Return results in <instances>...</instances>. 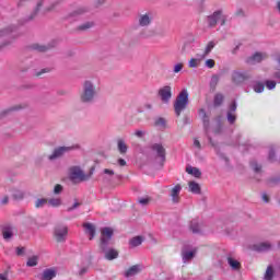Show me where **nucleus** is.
Returning a JSON list of instances; mask_svg holds the SVG:
<instances>
[{"instance_id": "35", "label": "nucleus", "mask_w": 280, "mask_h": 280, "mask_svg": "<svg viewBox=\"0 0 280 280\" xmlns=\"http://www.w3.org/2000/svg\"><path fill=\"white\" fill-rule=\"evenodd\" d=\"M213 47H215V42H209L206 45V48H205L203 52L201 54V56H205V58H207L213 50Z\"/></svg>"}, {"instance_id": "36", "label": "nucleus", "mask_w": 280, "mask_h": 280, "mask_svg": "<svg viewBox=\"0 0 280 280\" xmlns=\"http://www.w3.org/2000/svg\"><path fill=\"white\" fill-rule=\"evenodd\" d=\"M46 205H49L47 198H38L35 200L36 209H43V207H45Z\"/></svg>"}, {"instance_id": "44", "label": "nucleus", "mask_w": 280, "mask_h": 280, "mask_svg": "<svg viewBox=\"0 0 280 280\" xmlns=\"http://www.w3.org/2000/svg\"><path fill=\"white\" fill-rule=\"evenodd\" d=\"M152 202V198L150 197H143L139 199V203L142 205L143 207L150 205Z\"/></svg>"}, {"instance_id": "63", "label": "nucleus", "mask_w": 280, "mask_h": 280, "mask_svg": "<svg viewBox=\"0 0 280 280\" xmlns=\"http://www.w3.org/2000/svg\"><path fill=\"white\" fill-rule=\"evenodd\" d=\"M273 159H275V151L271 150V151L269 152V161H272Z\"/></svg>"}, {"instance_id": "28", "label": "nucleus", "mask_w": 280, "mask_h": 280, "mask_svg": "<svg viewBox=\"0 0 280 280\" xmlns=\"http://www.w3.org/2000/svg\"><path fill=\"white\" fill-rule=\"evenodd\" d=\"M264 58H266V55L261 54V52H256L249 59L248 62H250L252 65H255L256 62H261V60H264Z\"/></svg>"}, {"instance_id": "10", "label": "nucleus", "mask_w": 280, "mask_h": 280, "mask_svg": "<svg viewBox=\"0 0 280 280\" xmlns=\"http://www.w3.org/2000/svg\"><path fill=\"white\" fill-rule=\"evenodd\" d=\"M158 96L160 97L163 104H170V100H172V86L164 85L159 89Z\"/></svg>"}, {"instance_id": "3", "label": "nucleus", "mask_w": 280, "mask_h": 280, "mask_svg": "<svg viewBox=\"0 0 280 280\" xmlns=\"http://www.w3.org/2000/svg\"><path fill=\"white\" fill-rule=\"evenodd\" d=\"M189 104V92L186 89L182 90L174 102V110L177 117H180V113L187 108Z\"/></svg>"}, {"instance_id": "19", "label": "nucleus", "mask_w": 280, "mask_h": 280, "mask_svg": "<svg viewBox=\"0 0 280 280\" xmlns=\"http://www.w3.org/2000/svg\"><path fill=\"white\" fill-rule=\"evenodd\" d=\"M56 277V269H45L38 279L40 280H51Z\"/></svg>"}, {"instance_id": "39", "label": "nucleus", "mask_w": 280, "mask_h": 280, "mask_svg": "<svg viewBox=\"0 0 280 280\" xmlns=\"http://www.w3.org/2000/svg\"><path fill=\"white\" fill-rule=\"evenodd\" d=\"M253 89H254L255 93H264L265 86H264V83L257 82L253 85Z\"/></svg>"}, {"instance_id": "32", "label": "nucleus", "mask_w": 280, "mask_h": 280, "mask_svg": "<svg viewBox=\"0 0 280 280\" xmlns=\"http://www.w3.org/2000/svg\"><path fill=\"white\" fill-rule=\"evenodd\" d=\"M92 27H95V22H84L83 24L79 25L77 30L78 32H86Z\"/></svg>"}, {"instance_id": "55", "label": "nucleus", "mask_w": 280, "mask_h": 280, "mask_svg": "<svg viewBox=\"0 0 280 280\" xmlns=\"http://www.w3.org/2000/svg\"><path fill=\"white\" fill-rule=\"evenodd\" d=\"M8 202H10V197L9 196L2 197L1 205H8Z\"/></svg>"}, {"instance_id": "2", "label": "nucleus", "mask_w": 280, "mask_h": 280, "mask_svg": "<svg viewBox=\"0 0 280 280\" xmlns=\"http://www.w3.org/2000/svg\"><path fill=\"white\" fill-rule=\"evenodd\" d=\"M154 21V16L152 15V12L147 11V12H141L138 13L136 23L138 27H142V31L140 32V36L142 38H152L153 36L156 35L154 30L148 28L150 25H152Z\"/></svg>"}, {"instance_id": "49", "label": "nucleus", "mask_w": 280, "mask_h": 280, "mask_svg": "<svg viewBox=\"0 0 280 280\" xmlns=\"http://www.w3.org/2000/svg\"><path fill=\"white\" fill-rule=\"evenodd\" d=\"M266 86H267V89H269L271 91V89H275V86H277V82H275V81H267L266 82Z\"/></svg>"}, {"instance_id": "22", "label": "nucleus", "mask_w": 280, "mask_h": 280, "mask_svg": "<svg viewBox=\"0 0 280 280\" xmlns=\"http://www.w3.org/2000/svg\"><path fill=\"white\" fill-rule=\"evenodd\" d=\"M244 80H246V75H244V73L240 71H234L232 73V81L234 82V84H242Z\"/></svg>"}, {"instance_id": "43", "label": "nucleus", "mask_w": 280, "mask_h": 280, "mask_svg": "<svg viewBox=\"0 0 280 280\" xmlns=\"http://www.w3.org/2000/svg\"><path fill=\"white\" fill-rule=\"evenodd\" d=\"M183 67H185V65L183 62H178L173 67V72L174 73H180L183 71Z\"/></svg>"}, {"instance_id": "52", "label": "nucleus", "mask_w": 280, "mask_h": 280, "mask_svg": "<svg viewBox=\"0 0 280 280\" xmlns=\"http://www.w3.org/2000/svg\"><path fill=\"white\" fill-rule=\"evenodd\" d=\"M80 205L81 203L79 201H75L71 207H69L67 209V211H73V210L78 209V207H80Z\"/></svg>"}, {"instance_id": "59", "label": "nucleus", "mask_w": 280, "mask_h": 280, "mask_svg": "<svg viewBox=\"0 0 280 280\" xmlns=\"http://www.w3.org/2000/svg\"><path fill=\"white\" fill-rule=\"evenodd\" d=\"M36 49H37V51H46L47 46H37Z\"/></svg>"}, {"instance_id": "23", "label": "nucleus", "mask_w": 280, "mask_h": 280, "mask_svg": "<svg viewBox=\"0 0 280 280\" xmlns=\"http://www.w3.org/2000/svg\"><path fill=\"white\" fill-rule=\"evenodd\" d=\"M186 172L187 174H190V176H194L195 178H200L202 176V172H200L198 167L187 166Z\"/></svg>"}, {"instance_id": "54", "label": "nucleus", "mask_w": 280, "mask_h": 280, "mask_svg": "<svg viewBox=\"0 0 280 280\" xmlns=\"http://www.w3.org/2000/svg\"><path fill=\"white\" fill-rule=\"evenodd\" d=\"M12 28H4L2 31H0V36H7V34H10V32H12Z\"/></svg>"}, {"instance_id": "30", "label": "nucleus", "mask_w": 280, "mask_h": 280, "mask_svg": "<svg viewBox=\"0 0 280 280\" xmlns=\"http://www.w3.org/2000/svg\"><path fill=\"white\" fill-rule=\"evenodd\" d=\"M89 12L88 7H79L74 11L71 12V16H82Z\"/></svg>"}, {"instance_id": "45", "label": "nucleus", "mask_w": 280, "mask_h": 280, "mask_svg": "<svg viewBox=\"0 0 280 280\" xmlns=\"http://www.w3.org/2000/svg\"><path fill=\"white\" fill-rule=\"evenodd\" d=\"M51 72V69L49 68H44L37 72H35V77L36 78H40V75H45V73H50Z\"/></svg>"}, {"instance_id": "25", "label": "nucleus", "mask_w": 280, "mask_h": 280, "mask_svg": "<svg viewBox=\"0 0 280 280\" xmlns=\"http://www.w3.org/2000/svg\"><path fill=\"white\" fill-rule=\"evenodd\" d=\"M83 228L85 229V233L90 235V240H93L95 237V225L93 223H85Z\"/></svg>"}, {"instance_id": "48", "label": "nucleus", "mask_w": 280, "mask_h": 280, "mask_svg": "<svg viewBox=\"0 0 280 280\" xmlns=\"http://www.w3.org/2000/svg\"><path fill=\"white\" fill-rule=\"evenodd\" d=\"M194 148H196V150H198V151H200V150H202V144L200 143V140H198V139H195L194 140Z\"/></svg>"}, {"instance_id": "61", "label": "nucleus", "mask_w": 280, "mask_h": 280, "mask_svg": "<svg viewBox=\"0 0 280 280\" xmlns=\"http://www.w3.org/2000/svg\"><path fill=\"white\" fill-rule=\"evenodd\" d=\"M262 200H264V202H270V197H268V195L264 194Z\"/></svg>"}, {"instance_id": "57", "label": "nucleus", "mask_w": 280, "mask_h": 280, "mask_svg": "<svg viewBox=\"0 0 280 280\" xmlns=\"http://www.w3.org/2000/svg\"><path fill=\"white\" fill-rule=\"evenodd\" d=\"M235 16H244V10L237 9L235 12Z\"/></svg>"}, {"instance_id": "16", "label": "nucleus", "mask_w": 280, "mask_h": 280, "mask_svg": "<svg viewBox=\"0 0 280 280\" xmlns=\"http://www.w3.org/2000/svg\"><path fill=\"white\" fill-rule=\"evenodd\" d=\"M11 197L13 200L20 201L25 199V190L21 188H12L11 189Z\"/></svg>"}, {"instance_id": "64", "label": "nucleus", "mask_w": 280, "mask_h": 280, "mask_svg": "<svg viewBox=\"0 0 280 280\" xmlns=\"http://www.w3.org/2000/svg\"><path fill=\"white\" fill-rule=\"evenodd\" d=\"M275 78H277L278 80H280V70L275 72Z\"/></svg>"}, {"instance_id": "24", "label": "nucleus", "mask_w": 280, "mask_h": 280, "mask_svg": "<svg viewBox=\"0 0 280 280\" xmlns=\"http://www.w3.org/2000/svg\"><path fill=\"white\" fill-rule=\"evenodd\" d=\"M272 248L271 242H262L256 245V250H259L260 253H266V250H270Z\"/></svg>"}, {"instance_id": "11", "label": "nucleus", "mask_w": 280, "mask_h": 280, "mask_svg": "<svg viewBox=\"0 0 280 280\" xmlns=\"http://www.w3.org/2000/svg\"><path fill=\"white\" fill-rule=\"evenodd\" d=\"M152 154H155L159 159H165V147L161 143H154L151 145Z\"/></svg>"}, {"instance_id": "14", "label": "nucleus", "mask_w": 280, "mask_h": 280, "mask_svg": "<svg viewBox=\"0 0 280 280\" xmlns=\"http://www.w3.org/2000/svg\"><path fill=\"white\" fill-rule=\"evenodd\" d=\"M188 191H190V194L200 196V194H202V187L197 182L190 180L188 182Z\"/></svg>"}, {"instance_id": "5", "label": "nucleus", "mask_w": 280, "mask_h": 280, "mask_svg": "<svg viewBox=\"0 0 280 280\" xmlns=\"http://www.w3.org/2000/svg\"><path fill=\"white\" fill-rule=\"evenodd\" d=\"M69 235V228L66 224H57L52 230V237L57 244H65Z\"/></svg>"}, {"instance_id": "7", "label": "nucleus", "mask_w": 280, "mask_h": 280, "mask_svg": "<svg viewBox=\"0 0 280 280\" xmlns=\"http://www.w3.org/2000/svg\"><path fill=\"white\" fill-rule=\"evenodd\" d=\"M225 25L226 24V15L222 10L214 11L211 15L208 16V24L210 27H215V25Z\"/></svg>"}, {"instance_id": "34", "label": "nucleus", "mask_w": 280, "mask_h": 280, "mask_svg": "<svg viewBox=\"0 0 280 280\" xmlns=\"http://www.w3.org/2000/svg\"><path fill=\"white\" fill-rule=\"evenodd\" d=\"M272 279H275V267L268 266L264 275V280H272Z\"/></svg>"}, {"instance_id": "31", "label": "nucleus", "mask_w": 280, "mask_h": 280, "mask_svg": "<svg viewBox=\"0 0 280 280\" xmlns=\"http://www.w3.org/2000/svg\"><path fill=\"white\" fill-rule=\"evenodd\" d=\"M48 205H49V207H55V208L62 207V198L52 197V198L48 199Z\"/></svg>"}, {"instance_id": "60", "label": "nucleus", "mask_w": 280, "mask_h": 280, "mask_svg": "<svg viewBox=\"0 0 280 280\" xmlns=\"http://www.w3.org/2000/svg\"><path fill=\"white\" fill-rule=\"evenodd\" d=\"M23 253H25L24 248H21V247L16 248V255H23Z\"/></svg>"}, {"instance_id": "42", "label": "nucleus", "mask_w": 280, "mask_h": 280, "mask_svg": "<svg viewBox=\"0 0 280 280\" xmlns=\"http://www.w3.org/2000/svg\"><path fill=\"white\" fill-rule=\"evenodd\" d=\"M135 137H137L138 139H143V137H145L147 132L143 129H137L133 132Z\"/></svg>"}, {"instance_id": "38", "label": "nucleus", "mask_w": 280, "mask_h": 280, "mask_svg": "<svg viewBox=\"0 0 280 280\" xmlns=\"http://www.w3.org/2000/svg\"><path fill=\"white\" fill-rule=\"evenodd\" d=\"M218 82H220V77L218 74H213L210 80L211 89H215V86H218Z\"/></svg>"}, {"instance_id": "50", "label": "nucleus", "mask_w": 280, "mask_h": 280, "mask_svg": "<svg viewBox=\"0 0 280 280\" xmlns=\"http://www.w3.org/2000/svg\"><path fill=\"white\" fill-rule=\"evenodd\" d=\"M252 167L255 172H261V166L257 162H253Z\"/></svg>"}, {"instance_id": "56", "label": "nucleus", "mask_w": 280, "mask_h": 280, "mask_svg": "<svg viewBox=\"0 0 280 280\" xmlns=\"http://www.w3.org/2000/svg\"><path fill=\"white\" fill-rule=\"evenodd\" d=\"M228 121H230V124H234L235 122V116L233 114H229L228 115Z\"/></svg>"}, {"instance_id": "9", "label": "nucleus", "mask_w": 280, "mask_h": 280, "mask_svg": "<svg viewBox=\"0 0 280 280\" xmlns=\"http://www.w3.org/2000/svg\"><path fill=\"white\" fill-rule=\"evenodd\" d=\"M182 191H183V185L180 184H176L168 190V196L173 205H179Z\"/></svg>"}, {"instance_id": "12", "label": "nucleus", "mask_w": 280, "mask_h": 280, "mask_svg": "<svg viewBox=\"0 0 280 280\" xmlns=\"http://www.w3.org/2000/svg\"><path fill=\"white\" fill-rule=\"evenodd\" d=\"M202 60H205V55L197 54L196 58H190L188 61L189 69H198L200 65H202Z\"/></svg>"}, {"instance_id": "20", "label": "nucleus", "mask_w": 280, "mask_h": 280, "mask_svg": "<svg viewBox=\"0 0 280 280\" xmlns=\"http://www.w3.org/2000/svg\"><path fill=\"white\" fill-rule=\"evenodd\" d=\"M196 253H197V249H192V250L183 249L182 250L183 261L185 264L186 261H191L192 258L196 257Z\"/></svg>"}, {"instance_id": "8", "label": "nucleus", "mask_w": 280, "mask_h": 280, "mask_svg": "<svg viewBox=\"0 0 280 280\" xmlns=\"http://www.w3.org/2000/svg\"><path fill=\"white\" fill-rule=\"evenodd\" d=\"M112 238H113V229L104 228L101 231V243H100L101 250H106V246H108Z\"/></svg>"}, {"instance_id": "26", "label": "nucleus", "mask_w": 280, "mask_h": 280, "mask_svg": "<svg viewBox=\"0 0 280 280\" xmlns=\"http://www.w3.org/2000/svg\"><path fill=\"white\" fill-rule=\"evenodd\" d=\"M117 148H118L119 154H126L128 152V144L124 139H119L117 141Z\"/></svg>"}, {"instance_id": "6", "label": "nucleus", "mask_w": 280, "mask_h": 280, "mask_svg": "<svg viewBox=\"0 0 280 280\" xmlns=\"http://www.w3.org/2000/svg\"><path fill=\"white\" fill-rule=\"evenodd\" d=\"M80 144H73L70 147H57L54 149L50 155H48V161H57V159H62L65 154L73 152V150H80Z\"/></svg>"}, {"instance_id": "27", "label": "nucleus", "mask_w": 280, "mask_h": 280, "mask_svg": "<svg viewBox=\"0 0 280 280\" xmlns=\"http://www.w3.org/2000/svg\"><path fill=\"white\" fill-rule=\"evenodd\" d=\"M143 244V236H135L129 241L130 248H137V246H141Z\"/></svg>"}, {"instance_id": "47", "label": "nucleus", "mask_w": 280, "mask_h": 280, "mask_svg": "<svg viewBox=\"0 0 280 280\" xmlns=\"http://www.w3.org/2000/svg\"><path fill=\"white\" fill-rule=\"evenodd\" d=\"M205 66L208 67V69H213V67H215V60L208 59L206 60Z\"/></svg>"}, {"instance_id": "21", "label": "nucleus", "mask_w": 280, "mask_h": 280, "mask_svg": "<svg viewBox=\"0 0 280 280\" xmlns=\"http://www.w3.org/2000/svg\"><path fill=\"white\" fill-rule=\"evenodd\" d=\"M139 272H141V265H133L127 271H125V277H135V275H139Z\"/></svg>"}, {"instance_id": "1", "label": "nucleus", "mask_w": 280, "mask_h": 280, "mask_svg": "<svg viewBox=\"0 0 280 280\" xmlns=\"http://www.w3.org/2000/svg\"><path fill=\"white\" fill-rule=\"evenodd\" d=\"M100 94V86L95 84L92 79H85L82 82V91L79 94V102L81 104H93Z\"/></svg>"}, {"instance_id": "18", "label": "nucleus", "mask_w": 280, "mask_h": 280, "mask_svg": "<svg viewBox=\"0 0 280 280\" xmlns=\"http://www.w3.org/2000/svg\"><path fill=\"white\" fill-rule=\"evenodd\" d=\"M102 253H104L105 255V259H107V261H113V259H117L119 257V252H117V249H106L102 250Z\"/></svg>"}, {"instance_id": "58", "label": "nucleus", "mask_w": 280, "mask_h": 280, "mask_svg": "<svg viewBox=\"0 0 280 280\" xmlns=\"http://www.w3.org/2000/svg\"><path fill=\"white\" fill-rule=\"evenodd\" d=\"M188 47H189V44L185 43V44L182 46V54H186Z\"/></svg>"}, {"instance_id": "40", "label": "nucleus", "mask_w": 280, "mask_h": 280, "mask_svg": "<svg viewBox=\"0 0 280 280\" xmlns=\"http://www.w3.org/2000/svg\"><path fill=\"white\" fill-rule=\"evenodd\" d=\"M103 175L105 176V178H113V176H115V171L110 168H104Z\"/></svg>"}, {"instance_id": "33", "label": "nucleus", "mask_w": 280, "mask_h": 280, "mask_svg": "<svg viewBox=\"0 0 280 280\" xmlns=\"http://www.w3.org/2000/svg\"><path fill=\"white\" fill-rule=\"evenodd\" d=\"M38 259H39V257L36 255L30 256L27 258L26 266L28 268H34V267L38 266Z\"/></svg>"}, {"instance_id": "15", "label": "nucleus", "mask_w": 280, "mask_h": 280, "mask_svg": "<svg viewBox=\"0 0 280 280\" xmlns=\"http://www.w3.org/2000/svg\"><path fill=\"white\" fill-rule=\"evenodd\" d=\"M189 230L195 234L202 233V223H200L198 219H192L189 224Z\"/></svg>"}, {"instance_id": "29", "label": "nucleus", "mask_w": 280, "mask_h": 280, "mask_svg": "<svg viewBox=\"0 0 280 280\" xmlns=\"http://www.w3.org/2000/svg\"><path fill=\"white\" fill-rule=\"evenodd\" d=\"M228 264L232 268V270H240L242 268V264H240L237 259L233 257H228Z\"/></svg>"}, {"instance_id": "46", "label": "nucleus", "mask_w": 280, "mask_h": 280, "mask_svg": "<svg viewBox=\"0 0 280 280\" xmlns=\"http://www.w3.org/2000/svg\"><path fill=\"white\" fill-rule=\"evenodd\" d=\"M62 189H63L62 185L56 184L55 187H54V194L56 196H58L59 194H62Z\"/></svg>"}, {"instance_id": "41", "label": "nucleus", "mask_w": 280, "mask_h": 280, "mask_svg": "<svg viewBox=\"0 0 280 280\" xmlns=\"http://www.w3.org/2000/svg\"><path fill=\"white\" fill-rule=\"evenodd\" d=\"M222 102H224V95L222 94H217L214 96V105L215 106H220V104H222Z\"/></svg>"}, {"instance_id": "4", "label": "nucleus", "mask_w": 280, "mask_h": 280, "mask_svg": "<svg viewBox=\"0 0 280 280\" xmlns=\"http://www.w3.org/2000/svg\"><path fill=\"white\" fill-rule=\"evenodd\" d=\"M68 176L72 183H84V180L91 178V175L84 174V171L80 166H71L68 170Z\"/></svg>"}, {"instance_id": "51", "label": "nucleus", "mask_w": 280, "mask_h": 280, "mask_svg": "<svg viewBox=\"0 0 280 280\" xmlns=\"http://www.w3.org/2000/svg\"><path fill=\"white\" fill-rule=\"evenodd\" d=\"M30 1H32V0H19L18 1V8H23L24 5L30 3Z\"/></svg>"}, {"instance_id": "17", "label": "nucleus", "mask_w": 280, "mask_h": 280, "mask_svg": "<svg viewBox=\"0 0 280 280\" xmlns=\"http://www.w3.org/2000/svg\"><path fill=\"white\" fill-rule=\"evenodd\" d=\"M45 3V0H38L32 11V13L28 15V21H33V19H36L38 15V12L43 10V4Z\"/></svg>"}, {"instance_id": "53", "label": "nucleus", "mask_w": 280, "mask_h": 280, "mask_svg": "<svg viewBox=\"0 0 280 280\" xmlns=\"http://www.w3.org/2000/svg\"><path fill=\"white\" fill-rule=\"evenodd\" d=\"M117 165H119V167H126L127 162H126V160L120 158L117 160Z\"/></svg>"}, {"instance_id": "62", "label": "nucleus", "mask_w": 280, "mask_h": 280, "mask_svg": "<svg viewBox=\"0 0 280 280\" xmlns=\"http://www.w3.org/2000/svg\"><path fill=\"white\" fill-rule=\"evenodd\" d=\"M54 8H56V4H52L50 7H46L45 12H51V10H54Z\"/></svg>"}, {"instance_id": "37", "label": "nucleus", "mask_w": 280, "mask_h": 280, "mask_svg": "<svg viewBox=\"0 0 280 280\" xmlns=\"http://www.w3.org/2000/svg\"><path fill=\"white\" fill-rule=\"evenodd\" d=\"M154 126H156L158 128L165 129L167 128V121L165 120V118H158L154 122Z\"/></svg>"}, {"instance_id": "13", "label": "nucleus", "mask_w": 280, "mask_h": 280, "mask_svg": "<svg viewBox=\"0 0 280 280\" xmlns=\"http://www.w3.org/2000/svg\"><path fill=\"white\" fill-rule=\"evenodd\" d=\"M2 236L3 240H12L14 237V226L12 224L2 225Z\"/></svg>"}]
</instances>
